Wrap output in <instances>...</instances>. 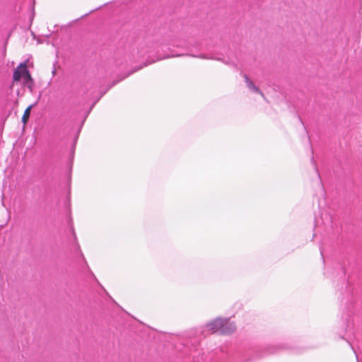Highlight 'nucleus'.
Segmentation results:
<instances>
[{"mask_svg":"<svg viewBox=\"0 0 362 362\" xmlns=\"http://www.w3.org/2000/svg\"><path fill=\"white\" fill-rule=\"evenodd\" d=\"M207 327L212 332H219L223 334H232L236 329L235 323L225 318L215 319L207 325Z\"/></svg>","mask_w":362,"mask_h":362,"instance_id":"f257e3e1","label":"nucleus"},{"mask_svg":"<svg viewBox=\"0 0 362 362\" xmlns=\"http://www.w3.org/2000/svg\"><path fill=\"white\" fill-rule=\"evenodd\" d=\"M56 74H57V70H56V69H54L52 70V76H55V75H56Z\"/></svg>","mask_w":362,"mask_h":362,"instance_id":"39448f33","label":"nucleus"},{"mask_svg":"<svg viewBox=\"0 0 362 362\" xmlns=\"http://www.w3.org/2000/svg\"><path fill=\"white\" fill-rule=\"evenodd\" d=\"M23 80L25 86L28 87L30 91L33 90L34 81L28 69L27 63H21L15 69L13 75V82H18Z\"/></svg>","mask_w":362,"mask_h":362,"instance_id":"f03ea898","label":"nucleus"},{"mask_svg":"<svg viewBox=\"0 0 362 362\" xmlns=\"http://www.w3.org/2000/svg\"><path fill=\"white\" fill-rule=\"evenodd\" d=\"M247 85H248V87H249V88H250V89H251L252 90H253L254 92H256V93H259V94L261 95V96H262V98H264V93H263L262 91H260V90L259 89V88H258V87H257V86L254 84V83H253V82H252L251 81H248V82H247Z\"/></svg>","mask_w":362,"mask_h":362,"instance_id":"20e7f679","label":"nucleus"},{"mask_svg":"<svg viewBox=\"0 0 362 362\" xmlns=\"http://www.w3.org/2000/svg\"><path fill=\"white\" fill-rule=\"evenodd\" d=\"M32 108H33V105H31L28 106L24 111V113L22 117V122L24 124V125H25L27 124V122L29 119L30 111H31Z\"/></svg>","mask_w":362,"mask_h":362,"instance_id":"7ed1b4c3","label":"nucleus"}]
</instances>
